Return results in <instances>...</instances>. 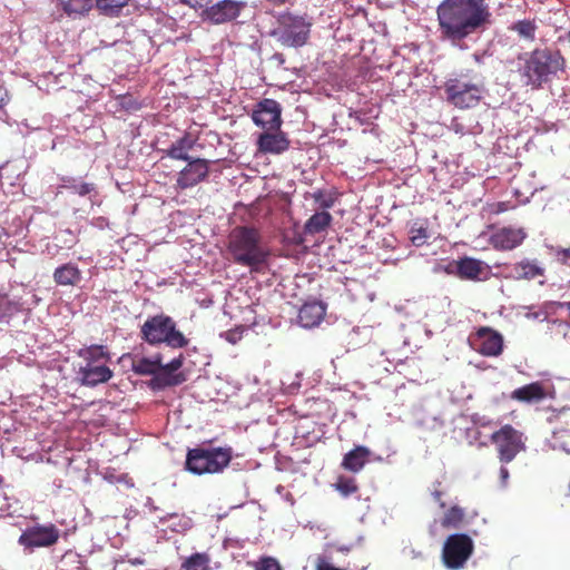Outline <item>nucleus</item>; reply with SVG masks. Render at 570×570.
Listing matches in <instances>:
<instances>
[{
    "label": "nucleus",
    "mask_w": 570,
    "mask_h": 570,
    "mask_svg": "<svg viewBox=\"0 0 570 570\" xmlns=\"http://www.w3.org/2000/svg\"><path fill=\"white\" fill-rule=\"evenodd\" d=\"M440 33L456 43L491 21L487 0H443L436 9Z\"/></svg>",
    "instance_id": "nucleus-1"
},
{
    "label": "nucleus",
    "mask_w": 570,
    "mask_h": 570,
    "mask_svg": "<svg viewBox=\"0 0 570 570\" xmlns=\"http://www.w3.org/2000/svg\"><path fill=\"white\" fill-rule=\"evenodd\" d=\"M227 254L237 265L259 272L267 264L269 252L262 244L261 232L253 226H237L227 238Z\"/></svg>",
    "instance_id": "nucleus-2"
},
{
    "label": "nucleus",
    "mask_w": 570,
    "mask_h": 570,
    "mask_svg": "<svg viewBox=\"0 0 570 570\" xmlns=\"http://www.w3.org/2000/svg\"><path fill=\"white\" fill-rule=\"evenodd\" d=\"M566 60L559 50L534 49L524 58L521 76L532 89H541L564 70Z\"/></svg>",
    "instance_id": "nucleus-3"
},
{
    "label": "nucleus",
    "mask_w": 570,
    "mask_h": 570,
    "mask_svg": "<svg viewBox=\"0 0 570 570\" xmlns=\"http://www.w3.org/2000/svg\"><path fill=\"white\" fill-rule=\"evenodd\" d=\"M140 337L149 345L166 344L171 348H184L189 340L177 328L173 317L158 314L148 317L140 327Z\"/></svg>",
    "instance_id": "nucleus-4"
},
{
    "label": "nucleus",
    "mask_w": 570,
    "mask_h": 570,
    "mask_svg": "<svg viewBox=\"0 0 570 570\" xmlns=\"http://www.w3.org/2000/svg\"><path fill=\"white\" fill-rule=\"evenodd\" d=\"M312 22L306 16L285 11L277 16L271 35L284 47L298 48L307 43Z\"/></svg>",
    "instance_id": "nucleus-5"
},
{
    "label": "nucleus",
    "mask_w": 570,
    "mask_h": 570,
    "mask_svg": "<svg viewBox=\"0 0 570 570\" xmlns=\"http://www.w3.org/2000/svg\"><path fill=\"white\" fill-rule=\"evenodd\" d=\"M233 459L232 448L189 449L186 455V469L194 474L220 473Z\"/></svg>",
    "instance_id": "nucleus-6"
},
{
    "label": "nucleus",
    "mask_w": 570,
    "mask_h": 570,
    "mask_svg": "<svg viewBox=\"0 0 570 570\" xmlns=\"http://www.w3.org/2000/svg\"><path fill=\"white\" fill-rule=\"evenodd\" d=\"M446 100L454 107L468 109L476 107L484 94L482 81H471L461 75L449 79L444 85Z\"/></svg>",
    "instance_id": "nucleus-7"
},
{
    "label": "nucleus",
    "mask_w": 570,
    "mask_h": 570,
    "mask_svg": "<svg viewBox=\"0 0 570 570\" xmlns=\"http://www.w3.org/2000/svg\"><path fill=\"white\" fill-rule=\"evenodd\" d=\"M490 441L494 445L498 459L502 464L512 462L519 453L527 449L523 433L511 424H505L494 431Z\"/></svg>",
    "instance_id": "nucleus-8"
},
{
    "label": "nucleus",
    "mask_w": 570,
    "mask_h": 570,
    "mask_svg": "<svg viewBox=\"0 0 570 570\" xmlns=\"http://www.w3.org/2000/svg\"><path fill=\"white\" fill-rule=\"evenodd\" d=\"M473 549V541L468 534L455 533L449 535L442 551L444 566L452 570L463 568L468 559L472 556Z\"/></svg>",
    "instance_id": "nucleus-9"
},
{
    "label": "nucleus",
    "mask_w": 570,
    "mask_h": 570,
    "mask_svg": "<svg viewBox=\"0 0 570 570\" xmlns=\"http://www.w3.org/2000/svg\"><path fill=\"white\" fill-rule=\"evenodd\" d=\"M60 537V530L53 524H36L27 528L19 537L18 543L24 550L32 552L36 548L55 546Z\"/></svg>",
    "instance_id": "nucleus-10"
},
{
    "label": "nucleus",
    "mask_w": 570,
    "mask_h": 570,
    "mask_svg": "<svg viewBox=\"0 0 570 570\" xmlns=\"http://www.w3.org/2000/svg\"><path fill=\"white\" fill-rule=\"evenodd\" d=\"M469 344L472 350L487 357H497L503 352V336L498 331L481 326L470 334Z\"/></svg>",
    "instance_id": "nucleus-11"
},
{
    "label": "nucleus",
    "mask_w": 570,
    "mask_h": 570,
    "mask_svg": "<svg viewBox=\"0 0 570 570\" xmlns=\"http://www.w3.org/2000/svg\"><path fill=\"white\" fill-rule=\"evenodd\" d=\"M246 7V1L220 0L213 6L206 7L202 17L214 24H223L236 20Z\"/></svg>",
    "instance_id": "nucleus-12"
},
{
    "label": "nucleus",
    "mask_w": 570,
    "mask_h": 570,
    "mask_svg": "<svg viewBox=\"0 0 570 570\" xmlns=\"http://www.w3.org/2000/svg\"><path fill=\"white\" fill-rule=\"evenodd\" d=\"M281 116V105L274 99L265 98L257 102L252 118L257 126L266 130H278L283 122Z\"/></svg>",
    "instance_id": "nucleus-13"
},
{
    "label": "nucleus",
    "mask_w": 570,
    "mask_h": 570,
    "mask_svg": "<svg viewBox=\"0 0 570 570\" xmlns=\"http://www.w3.org/2000/svg\"><path fill=\"white\" fill-rule=\"evenodd\" d=\"M187 165L178 173L176 187L179 189L191 188L207 179L209 175V161L203 158H190Z\"/></svg>",
    "instance_id": "nucleus-14"
},
{
    "label": "nucleus",
    "mask_w": 570,
    "mask_h": 570,
    "mask_svg": "<svg viewBox=\"0 0 570 570\" xmlns=\"http://www.w3.org/2000/svg\"><path fill=\"white\" fill-rule=\"evenodd\" d=\"M289 139L279 129L276 132H263L257 139V149L263 154L278 155L289 148Z\"/></svg>",
    "instance_id": "nucleus-15"
},
{
    "label": "nucleus",
    "mask_w": 570,
    "mask_h": 570,
    "mask_svg": "<svg viewBox=\"0 0 570 570\" xmlns=\"http://www.w3.org/2000/svg\"><path fill=\"white\" fill-rule=\"evenodd\" d=\"M525 238L522 228L503 227L492 234L490 237L491 245L499 250H511L519 246Z\"/></svg>",
    "instance_id": "nucleus-16"
},
{
    "label": "nucleus",
    "mask_w": 570,
    "mask_h": 570,
    "mask_svg": "<svg viewBox=\"0 0 570 570\" xmlns=\"http://www.w3.org/2000/svg\"><path fill=\"white\" fill-rule=\"evenodd\" d=\"M197 142V137L191 132L186 131L181 137L174 141L164 153L175 160H189L191 157L188 155Z\"/></svg>",
    "instance_id": "nucleus-17"
},
{
    "label": "nucleus",
    "mask_w": 570,
    "mask_h": 570,
    "mask_svg": "<svg viewBox=\"0 0 570 570\" xmlns=\"http://www.w3.org/2000/svg\"><path fill=\"white\" fill-rule=\"evenodd\" d=\"M326 313L325 306L320 302L305 303L298 312V322L303 327H314L321 323Z\"/></svg>",
    "instance_id": "nucleus-18"
},
{
    "label": "nucleus",
    "mask_w": 570,
    "mask_h": 570,
    "mask_svg": "<svg viewBox=\"0 0 570 570\" xmlns=\"http://www.w3.org/2000/svg\"><path fill=\"white\" fill-rule=\"evenodd\" d=\"M547 397V392L541 382H532L515 389L511 393V399L522 403H539Z\"/></svg>",
    "instance_id": "nucleus-19"
},
{
    "label": "nucleus",
    "mask_w": 570,
    "mask_h": 570,
    "mask_svg": "<svg viewBox=\"0 0 570 570\" xmlns=\"http://www.w3.org/2000/svg\"><path fill=\"white\" fill-rule=\"evenodd\" d=\"M371 450L364 445H356L347 452L342 461V468L346 471L357 473L370 461Z\"/></svg>",
    "instance_id": "nucleus-20"
},
{
    "label": "nucleus",
    "mask_w": 570,
    "mask_h": 570,
    "mask_svg": "<svg viewBox=\"0 0 570 570\" xmlns=\"http://www.w3.org/2000/svg\"><path fill=\"white\" fill-rule=\"evenodd\" d=\"M450 267H454V273L461 279L476 281L483 271L482 262L472 257H463L454 261Z\"/></svg>",
    "instance_id": "nucleus-21"
},
{
    "label": "nucleus",
    "mask_w": 570,
    "mask_h": 570,
    "mask_svg": "<svg viewBox=\"0 0 570 570\" xmlns=\"http://www.w3.org/2000/svg\"><path fill=\"white\" fill-rule=\"evenodd\" d=\"M79 381L86 386H96L108 382L112 377V371L107 366L102 367H79Z\"/></svg>",
    "instance_id": "nucleus-22"
},
{
    "label": "nucleus",
    "mask_w": 570,
    "mask_h": 570,
    "mask_svg": "<svg viewBox=\"0 0 570 570\" xmlns=\"http://www.w3.org/2000/svg\"><path fill=\"white\" fill-rule=\"evenodd\" d=\"M53 279L58 285H76L81 279V272L77 265L67 263L56 268Z\"/></svg>",
    "instance_id": "nucleus-23"
},
{
    "label": "nucleus",
    "mask_w": 570,
    "mask_h": 570,
    "mask_svg": "<svg viewBox=\"0 0 570 570\" xmlns=\"http://www.w3.org/2000/svg\"><path fill=\"white\" fill-rule=\"evenodd\" d=\"M333 220L332 215L327 210H321L313 214L304 225V233L315 235L326 230Z\"/></svg>",
    "instance_id": "nucleus-24"
},
{
    "label": "nucleus",
    "mask_w": 570,
    "mask_h": 570,
    "mask_svg": "<svg viewBox=\"0 0 570 570\" xmlns=\"http://www.w3.org/2000/svg\"><path fill=\"white\" fill-rule=\"evenodd\" d=\"M154 377L150 381V385L154 390H164L169 386H177L183 384L187 377L183 372H179L176 375H169L168 373H164L158 371L156 374H153Z\"/></svg>",
    "instance_id": "nucleus-25"
},
{
    "label": "nucleus",
    "mask_w": 570,
    "mask_h": 570,
    "mask_svg": "<svg viewBox=\"0 0 570 570\" xmlns=\"http://www.w3.org/2000/svg\"><path fill=\"white\" fill-rule=\"evenodd\" d=\"M77 355L85 362L106 363L109 361V353L104 345L94 344L77 352Z\"/></svg>",
    "instance_id": "nucleus-26"
},
{
    "label": "nucleus",
    "mask_w": 570,
    "mask_h": 570,
    "mask_svg": "<svg viewBox=\"0 0 570 570\" xmlns=\"http://www.w3.org/2000/svg\"><path fill=\"white\" fill-rule=\"evenodd\" d=\"M181 570H212L210 556L206 552H196L186 558L181 566Z\"/></svg>",
    "instance_id": "nucleus-27"
},
{
    "label": "nucleus",
    "mask_w": 570,
    "mask_h": 570,
    "mask_svg": "<svg viewBox=\"0 0 570 570\" xmlns=\"http://www.w3.org/2000/svg\"><path fill=\"white\" fill-rule=\"evenodd\" d=\"M161 356L158 354L154 360L141 357L132 362V371L139 375H153L159 371Z\"/></svg>",
    "instance_id": "nucleus-28"
},
{
    "label": "nucleus",
    "mask_w": 570,
    "mask_h": 570,
    "mask_svg": "<svg viewBox=\"0 0 570 570\" xmlns=\"http://www.w3.org/2000/svg\"><path fill=\"white\" fill-rule=\"evenodd\" d=\"M63 11L68 16H83L94 6V0H60Z\"/></svg>",
    "instance_id": "nucleus-29"
},
{
    "label": "nucleus",
    "mask_w": 570,
    "mask_h": 570,
    "mask_svg": "<svg viewBox=\"0 0 570 570\" xmlns=\"http://www.w3.org/2000/svg\"><path fill=\"white\" fill-rule=\"evenodd\" d=\"M514 272L518 278L533 279L544 274V269L534 262L523 261L514 265Z\"/></svg>",
    "instance_id": "nucleus-30"
},
{
    "label": "nucleus",
    "mask_w": 570,
    "mask_h": 570,
    "mask_svg": "<svg viewBox=\"0 0 570 570\" xmlns=\"http://www.w3.org/2000/svg\"><path fill=\"white\" fill-rule=\"evenodd\" d=\"M411 243L416 246H423L429 238L428 223L424 222H414L409 230Z\"/></svg>",
    "instance_id": "nucleus-31"
},
{
    "label": "nucleus",
    "mask_w": 570,
    "mask_h": 570,
    "mask_svg": "<svg viewBox=\"0 0 570 570\" xmlns=\"http://www.w3.org/2000/svg\"><path fill=\"white\" fill-rule=\"evenodd\" d=\"M129 0H95L97 9L110 17L118 16L124 7L128 4Z\"/></svg>",
    "instance_id": "nucleus-32"
},
{
    "label": "nucleus",
    "mask_w": 570,
    "mask_h": 570,
    "mask_svg": "<svg viewBox=\"0 0 570 570\" xmlns=\"http://www.w3.org/2000/svg\"><path fill=\"white\" fill-rule=\"evenodd\" d=\"M464 518V510L459 505H453L445 512L441 524L444 528H459Z\"/></svg>",
    "instance_id": "nucleus-33"
},
{
    "label": "nucleus",
    "mask_w": 570,
    "mask_h": 570,
    "mask_svg": "<svg viewBox=\"0 0 570 570\" xmlns=\"http://www.w3.org/2000/svg\"><path fill=\"white\" fill-rule=\"evenodd\" d=\"M535 29L537 27L531 20H520L511 27V30L515 31L520 37L529 40L534 39Z\"/></svg>",
    "instance_id": "nucleus-34"
},
{
    "label": "nucleus",
    "mask_w": 570,
    "mask_h": 570,
    "mask_svg": "<svg viewBox=\"0 0 570 570\" xmlns=\"http://www.w3.org/2000/svg\"><path fill=\"white\" fill-rule=\"evenodd\" d=\"M335 489L343 495L348 497L357 492L358 487L355 479L340 476L335 483Z\"/></svg>",
    "instance_id": "nucleus-35"
},
{
    "label": "nucleus",
    "mask_w": 570,
    "mask_h": 570,
    "mask_svg": "<svg viewBox=\"0 0 570 570\" xmlns=\"http://www.w3.org/2000/svg\"><path fill=\"white\" fill-rule=\"evenodd\" d=\"M312 198L318 204L323 210L332 208L336 203V197L333 194H326L324 190L318 189L312 194Z\"/></svg>",
    "instance_id": "nucleus-36"
},
{
    "label": "nucleus",
    "mask_w": 570,
    "mask_h": 570,
    "mask_svg": "<svg viewBox=\"0 0 570 570\" xmlns=\"http://www.w3.org/2000/svg\"><path fill=\"white\" fill-rule=\"evenodd\" d=\"M117 110H125L127 112L137 111L140 109V104L131 95H121L116 99Z\"/></svg>",
    "instance_id": "nucleus-37"
},
{
    "label": "nucleus",
    "mask_w": 570,
    "mask_h": 570,
    "mask_svg": "<svg viewBox=\"0 0 570 570\" xmlns=\"http://www.w3.org/2000/svg\"><path fill=\"white\" fill-rule=\"evenodd\" d=\"M184 364V355L180 354L178 357L173 358L169 363L163 365L160 363L159 371L164 373H168L169 375H176L177 371L183 366Z\"/></svg>",
    "instance_id": "nucleus-38"
},
{
    "label": "nucleus",
    "mask_w": 570,
    "mask_h": 570,
    "mask_svg": "<svg viewBox=\"0 0 570 570\" xmlns=\"http://www.w3.org/2000/svg\"><path fill=\"white\" fill-rule=\"evenodd\" d=\"M256 570H282V569L276 559H274L272 557H265L258 561V563L256 566Z\"/></svg>",
    "instance_id": "nucleus-39"
},
{
    "label": "nucleus",
    "mask_w": 570,
    "mask_h": 570,
    "mask_svg": "<svg viewBox=\"0 0 570 570\" xmlns=\"http://www.w3.org/2000/svg\"><path fill=\"white\" fill-rule=\"evenodd\" d=\"M511 208H513V206H511L510 202H498L490 205V213L498 215Z\"/></svg>",
    "instance_id": "nucleus-40"
},
{
    "label": "nucleus",
    "mask_w": 570,
    "mask_h": 570,
    "mask_svg": "<svg viewBox=\"0 0 570 570\" xmlns=\"http://www.w3.org/2000/svg\"><path fill=\"white\" fill-rule=\"evenodd\" d=\"M73 191L80 196H86L94 190V184L90 183H81L79 185L71 186Z\"/></svg>",
    "instance_id": "nucleus-41"
},
{
    "label": "nucleus",
    "mask_w": 570,
    "mask_h": 570,
    "mask_svg": "<svg viewBox=\"0 0 570 570\" xmlns=\"http://www.w3.org/2000/svg\"><path fill=\"white\" fill-rule=\"evenodd\" d=\"M243 330L240 328H234L229 330L225 333V338L232 343L236 344L242 338Z\"/></svg>",
    "instance_id": "nucleus-42"
},
{
    "label": "nucleus",
    "mask_w": 570,
    "mask_h": 570,
    "mask_svg": "<svg viewBox=\"0 0 570 570\" xmlns=\"http://www.w3.org/2000/svg\"><path fill=\"white\" fill-rule=\"evenodd\" d=\"M499 478H500V487L502 489H505L508 487V482H509V478H510V472H509L508 468L505 466V464L501 463L500 471H499Z\"/></svg>",
    "instance_id": "nucleus-43"
},
{
    "label": "nucleus",
    "mask_w": 570,
    "mask_h": 570,
    "mask_svg": "<svg viewBox=\"0 0 570 570\" xmlns=\"http://www.w3.org/2000/svg\"><path fill=\"white\" fill-rule=\"evenodd\" d=\"M11 302L7 298V296L0 295V318L4 317L10 311Z\"/></svg>",
    "instance_id": "nucleus-44"
},
{
    "label": "nucleus",
    "mask_w": 570,
    "mask_h": 570,
    "mask_svg": "<svg viewBox=\"0 0 570 570\" xmlns=\"http://www.w3.org/2000/svg\"><path fill=\"white\" fill-rule=\"evenodd\" d=\"M558 261L564 265L570 264V247L562 248L557 252Z\"/></svg>",
    "instance_id": "nucleus-45"
},
{
    "label": "nucleus",
    "mask_w": 570,
    "mask_h": 570,
    "mask_svg": "<svg viewBox=\"0 0 570 570\" xmlns=\"http://www.w3.org/2000/svg\"><path fill=\"white\" fill-rule=\"evenodd\" d=\"M181 2L188 4L189 7H191L194 9H198V8L208 7V3L210 2V0H181Z\"/></svg>",
    "instance_id": "nucleus-46"
},
{
    "label": "nucleus",
    "mask_w": 570,
    "mask_h": 570,
    "mask_svg": "<svg viewBox=\"0 0 570 570\" xmlns=\"http://www.w3.org/2000/svg\"><path fill=\"white\" fill-rule=\"evenodd\" d=\"M8 100L9 97L6 88L0 86V109L7 105Z\"/></svg>",
    "instance_id": "nucleus-47"
},
{
    "label": "nucleus",
    "mask_w": 570,
    "mask_h": 570,
    "mask_svg": "<svg viewBox=\"0 0 570 570\" xmlns=\"http://www.w3.org/2000/svg\"><path fill=\"white\" fill-rule=\"evenodd\" d=\"M563 433H566L567 436L570 438V431H568V430H562V431L553 432V438L554 439H561L563 436Z\"/></svg>",
    "instance_id": "nucleus-48"
},
{
    "label": "nucleus",
    "mask_w": 570,
    "mask_h": 570,
    "mask_svg": "<svg viewBox=\"0 0 570 570\" xmlns=\"http://www.w3.org/2000/svg\"><path fill=\"white\" fill-rule=\"evenodd\" d=\"M433 497H434V499H435L438 502H440L441 508H444V507H445V503L441 501V497H442V492H441V491H438V490H436V491H434V492H433Z\"/></svg>",
    "instance_id": "nucleus-49"
},
{
    "label": "nucleus",
    "mask_w": 570,
    "mask_h": 570,
    "mask_svg": "<svg viewBox=\"0 0 570 570\" xmlns=\"http://www.w3.org/2000/svg\"><path fill=\"white\" fill-rule=\"evenodd\" d=\"M106 364L105 363H91V362H86V364L82 366V367H102L105 366Z\"/></svg>",
    "instance_id": "nucleus-50"
},
{
    "label": "nucleus",
    "mask_w": 570,
    "mask_h": 570,
    "mask_svg": "<svg viewBox=\"0 0 570 570\" xmlns=\"http://www.w3.org/2000/svg\"><path fill=\"white\" fill-rule=\"evenodd\" d=\"M132 564H144L145 563V560L144 559H140V558H136L134 560L130 561Z\"/></svg>",
    "instance_id": "nucleus-51"
},
{
    "label": "nucleus",
    "mask_w": 570,
    "mask_h": 570,
    "mask_svg": "<svg viewBox=\"0 0 570 570\" xmlns=\"http://www.w3.org/2000/svg\"><path fill=\"white\" fill-rule=\"evenodd\" d=\"M560 445H561L564 450L570 451L569 449H567V448H566V446L568 445V442H560Z\"/></svg>",
    "instance_id": "nucleus-52"
},
{
    "label": "nucleus",
    "mask_w": 570,
    "mask_h": 570,
    "mask_svg": "<svg viewBox=\"0 0 570 570\" xmlns=\"http://www.w3.org/2000/svg\"><path fill=\"white\" fill-rule=\"evenodd\" d=\"M3 482H4V479H3V476L0 474V487H2Z\"/></svg>",
    "instance_id": "nucleus-53"
},
{
    "label": "nucleus",
    "mask_w": 570,
    "mask_h": 570,
    "mask_svg": "<svg viewBox=\"0 0 570 570\" xmlns=\"http://www.w3.org/2000/svg\"><path fill=\"white\" fill-rule=\"evenodd\" d=\"M567 37H568V40H569V42H570V31L568 32V36H567Z\"/></svg>",
    "instance_id": "nucleus-54"
}]
</instances>
